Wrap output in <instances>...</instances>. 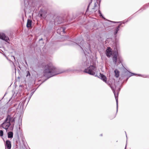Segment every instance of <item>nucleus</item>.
Listing matches in <instances>:
<instances>
[{
    "label": "nucleus",
    "mask_w": 149,
    "mask_h": 149,
    "mask_svg": "<svg viewBox=\"0 0 149 149\" xmlns=\"http://www.w3.org/2000/svg\"><path fill=\"white\" fill-rule=\"evenodd\" d=\"M100 76L101 79L102 80L104 81L106 83L108 84V85L110 86V87L111 88V89L113 90V92L114 94L115 98L116 100V104H117V109H118V98L117 96H116L115 93V91L114 90V88L112 87L111 85L110 84H108L106 81L107 78L103 74H100Z\"/></svg>",
    "instance_id": "obj_3"
},
{
    "label": "nucleus",
    "mask_w": 149,
    "mask_h": 149,
    "mask_svg": "<svg viewBox=\"0 0 149 149\" xmlns=\"http://www.w3.org/2000/svg\"><path fill=\"white\" fill-rule=\"evenodd\" d=\"M63 72H57L56 69L52 63H50L45 65L43 72V75L44 76L49 78L56 74H58Z\"/></svg>",
    "instance_id": "obj_1"
},
{
    "label": "nucleus",
    "mask_w": 149,
    "mask_h": 149,
    "mask_svg": "<svg viewBox=\"0 0 149 149\" xmlns=\"http://www.w3.org/2000/svg\"><path fill=\"white\" fill-rule=\"evenodd\" d=\"M1 120V118H0V120Z\"/></svg>",
    "instance_id": "obj_30"
},
{
    "label": "nucleus",
    "mask_w": 149,
    "mask_h": 149,
    "mask_svg": "<svg viewBox=\"0 0 149 149\" xmlns=\"http://www.w3.org/2000/svg\"><path fill=\"white\" fill-rule=\"evenodd\" d=\"M97 1H96V2L94 4V6L93 9H94L97 6Z\"/></svg>",
    "instance_id": "obj_23"
},
{
    "label": "nucleus",
    "mask_w": 149,
    "mask_h": 149,
    "mask_svg": "<svg viewBox=\"0 0 149 149\" xmlns=\"http://www.w3.org/2000/svg\"><path fill=\"white\" fill-rule=\"evenodd\" d=\"M3 131L2 130H0V136H2L3 135Z\"/></svg>",
    "instance_id": "obj_19"
},
{
    "label": "nucleus",
    "mask_w": 149,
    "mask_h": 149,
    "mask_svg": "<svg viewBox=\"0 0 149 149\" xmlns=\"http://www.w3.org/2000/svg\"><path fill=\"white\" fill-rule=\"evenodd\" d=\"M99 15L100 17H101L103 19H105V18L103 16L102 13L99 14Z\"/></svg>",
    "instance_id": "obj_22"
},
{
    "label": "nucleus",
    "mask_w": 149,
    "mask_h": 149,
    "mask_svg": "<svg viewBox=\"0 0 149 149\" xmlns=\"http://www.w3.org/2000/svg\"><path fill=\"white\" fill-rule=\"evenodd\" d=\"M0 38L5 40L6 42H8L9 40L8 37L6 36L5 34L2 32H0Z\"/></svg>",
    "instance_id": "obj_9"
},
{
    "label": "nucleus",
    "mask_w": 149,
    "mask_h": 149,
    "mask_svg": "<svg viewBox=\"0 0 149 149\" xmlns=\"http://www.w3.org/2000/svg\"><path fill=\"white\" fill-rule=\"evenodd\" d=\"M66 20L64 19V17L63 16H57L54 19V24L55 25L61 24Z\"/></svg>",
    "instance_id": "obj_5"
},
{
    "label": "nucleus",
    "mask_w": 149,
    "mask_h": 149,
    "mask_svg": "<svg viewBox=\"0 0 149 149\" xmlns=\"http://www.w3.org/2000/svg\"><path fill=\"white\" fill-rule=\"evenodd\" d=\"M13 57H14V58L15 59V58L14 56H13Z\"/></svg>",
    "instance_id": "obj_28"
},
{
    "label": "nucleus",
    "mask_w": 149,
    "mask_h": 149,
    "mask_svg": "<svg viewBox=\"0 0 149 149\" xmlns=\"http://www.w3.org/2000/svg\"><path fill=\"white\" fill-rule=\"evenodd\" d=\"M96 67L93 65H90L87 69H85L84 72L92 75H94L96 71Z\"/></svg>",
    "instance_id": "obj_4"
},
{
    "label": "nucleus",
    "mask_w": 149,
    "mask_h": 149,
    "mask_svg": "<svg viewBox=\"0 0 149 149\" xmlns=\"http://www.w3.org/2000/svg\"><path fill=\"white\" fill-rule=\"evenodd\" d=\"M114 72L115 73V76L117 78L119 77V72L117 70H114Z\"/></svg>",
    "instance_id": "obj_13"
},
{
    "label": "nucleus",
    "mask_w": 149,
    "mask_h": 149,
    "mask_svg": "<svg viewBox=\"0 0 149 149\" xmlns=\"http://www.w3.org/2000/svg\"><path fill=\"white\" fill-rule=\"evenodd\" d=\"M42 40V38H41L40 39V40Z\"/></svg>",
    "instance_id": "obj_26"
},
{
    "label": "nucleus",
    "mask_w": 149,
    "mask_h": 149,
    "mask_svg": "<svg viewBox=\"0 0 149 149\" xmlns=\"http://www.w3.org/2000/svg\"><path fill=\"white\" fill-rule=\"evenodd\" d=\"M126 149V146H125V149Z\"/></svg>",
    "instance_id": "obj_29"
},
{
    "label": "nucleus",
    "mask_w": 149,
    "mask_h": 149,
    "mask_svg": "<svg viewBox=\"0 0 149 149\" xmlns=\"http://www.w3.org/2000/svg\"><path fill=\"white\" fill-rule=\"evenodd\" d=\"M113 56L112 59L114 63L116 65V64L117 62L118 63H120L121 62L120 60L117 59V56L118 54L117 50H115L114 51H113Z\"/></svg>",
    "instance_id": "obj_6"
},
{
    "label": "nucleus",
    "mask_w": 149,
    "mask_h": 149,
    "mask_svg": "<svg viewBox=\"0 0 149 149\" xmlns=\"http://www.w3.org/2000/svg\"><path fill=\"white\" fill-rule=\"evenodd\" d=\"M60 28H65L64 27H60Z\"/></svg>",
    "instance_id": "obj_25"
},
{
    "label": "nucleus",
    "mask_w": 149,
    "mask_h": 149,
    "mask_svg": "<svg viewBox=\"0 0 149 149\" xmlns=\"http://www.w3.org/2000/svg\"><path fill=\"white\" fill-rule=\"evenodd\" d=\"M127 21H123L121 22H112L114 23H117L118 24H117V26H116L115 28H120L121 27H123L124 25L126 22H127Z\"/></svg>",
    "instance_id": "obj_7"
},
{
    "label": "nucleus",
    "mask_w": 149,
    "mask_h": 149,
    "mask_svg": "<svg viewBox=\"0 0 149 149\" xmlns=\"http://www.w3.org/2000/svg\"><path fill=\"white\" fill-rule=\"evenodd\" d=\"M6 148H7L8 149H10L11 148V142L9 140H7L5 144Z\"/></svg>",
    "instance_id": "obj_11"
},
{
    "label": "nucleus",
    "mask_w": 149,
    "mask_h": 149,
    "mask_svg": "<svg viewBox=\"0 0 149 149\" xmlns=\"http://www.w3.org/2000/svg\"><path fill=\"white\" fill-rule=\"evenodd\" d=\"M81 42H82V43H83V42H84L83 40H82V41H81Z\"/></svg>",
    "instance_id": "obj_27"
},
{
    "label": "nucleus",
    "mask_w": 149,
    "mask_h": 149,
    "mask_svg": "<svg viewBox=\"0 0 149 149\" xmlns=\"http://www.w3.org/2000/svg\"><path fill=\"white\" fill-rule=\"evenodd\" d=\"M148 6H149V3L146 4L144 5L142 7V8L143 10H145L146 9V8L148 7Z\"/></svg>",
    "instance_id": "obj_17"
},
{
    "label": "nucleus",
    "mask_w": 149,
    "mask_h": 149,
    "mask_svg": "<svg viewBox=\"0 0 149 149\" xmlns=\"http://www.w3.org/2000/svg\"><path fill=\"white\" fill-rule=\"evenodd\" d=\"M8 138H12L13 136V132H8Z\"/></svg>",
    "instance_id": "obj_14"
},
{
    "label": "nucleus",
    "mask_w": 149,
    "mask_h": 149,
    "mask_svg": "<svg viewBox=\"0 0 149 149\" xmlns=\"http://www.w3.org/2000/svg\"><path fill=\"white\" fill-rule=\"evenodd\" d=\"M47 12L43 10L40 9L38 14L40 18H45L46 16Z\"/></svg>",
    "instance_id": "obj_8"
},
{
    "label": "nucleus",
    "mask_w": 149,
    "mask_h": 149,
    "mask_svg": "<svg viewBox=\"0 0 149 149\" xmlns=\"http://www.w3.org/2000/svg\"><path fill=\"white\" fill-rule=\"evenodd\" d=\"M32 21L31 20L28 19L27 20V22L26 24V26L28 28L31 26V24Z\"/></svg>",
    "instance_id": "obj_12"
},
{
    "label": "nucleus",
    "mask_w": 149,
    "mask_h": 149,
    "mask_svg": "<svg viewBox=\"0 0 149 149\" xmlns=\"http://www.w3.org/2000/svg\"><path fill=\"white\" fill-rule=\"evenodd\" d=\"M98 12L99 14H100L101 13L100 10H98Z\"/></svg>",
    "instance_id": "obj_24"
},
{
    "label": "nucleus",
    "mask_w": 149,
    "mask_h": 149,
    "mask_svg": "<svg viewBox=\"0 0 149 149\" xmlns=\"http://www.w3.org/2000/svg\"><path fill=\"white\" fill-rule=\"evenodd\" d=\"M14 118H11L10 116H8L4 122L2 124V127L3 128L7 130L10 125V122L14 123Z\"/></svg>",
    "instance_id": "obj_2"
},
{
    "label": "nucleus",
    "mask_w": 149,
    "mask_h": 149,
    "mask_svg": "<svg viewBox=\"0 0 149 149\" xmlns=\"http://www.w3.org/2000/svg\"><path fill=\"white\" fill-rule=\"evenodd\" d=\"M25 7H26L29 4V0H24Z\"/></svg>",
    "instance_id": "obj_16"
},
{
    "label": "nucleus",
    "mask_w": 149,
    "mask_h": 149,
    "mask_svg": "<svg viewBox=\"0 0 149 149\" xmlns=\"http://www.w3.org/2000/svg\"><path fill=\"white\" fill-rule=\"evenodd\" d=\"M61 29H62L61 32H63V33H65V29H58L57 30V32L59 34H61V33L60 32V31Z\"/></svg>",
    "instance_id": "obj_15"
},
{
    "label": "nucleus",
    "mask_w": 149,
    "mask_h": 149,
    "mask_svg": "<svg viewBox=\"0 0 149 149\" xmlns=\"http://www.w3.org/2000/svg\"><path fill=\"white\" fill-rule=\"evenodd\" d=\"M26 73H27V75H26V76H30V73L29 72V71H26Z\"/></svg>",
    "instance_id": "obj_21"
},
{
    "label": "nucleus",
    "mask_w": 149,
    "mask_h": 149,
    "mask_svg": "<svg viewBox=\"0 0 149 149\" xmlns=\"http://www.w3.org/2000/svg\"><path fill=\"white\" fill-rule=\"evenodd\" d=\"M119 30V29H116V30H115L114 34L116 35L117 33L118 32V31Z\"/></svg>",
    "instance_id": "obj_20"
},
{
    "label": "nucleus",
    "mask_w": 149,
    "mask_h": 149,
    "mask_svg": "<svg viewBox=\"0 0 149 149\" xmlns=\"http://www.w3.org/2000/svg\"><path fill=\"white\" fill-rule=\"evenodd\" d=\"M111 49L110 47H108L106 50V54L107 56L110 57L112 54Z\"/></svg>",
    "instance_id": "obj_10"
},
{
    "label": "nucleus",
    "mask_w": 149,
    "mask_h": 149,
    "mask_svg": "<svg viewBox=\"0 0 149 149\" xmlns=\"http://www.w3.org/2000/svg\"><path fill=\"white\" fill-rule=\"evenodd\" d=\"M92 1L91 0V1L89 3L88 6L86 10V12H87L88 11V10H89V8L90 6V5L91 4V3H92Z\"/></svg>",
    "instance_id": "obj_18"
}]
</instances>
